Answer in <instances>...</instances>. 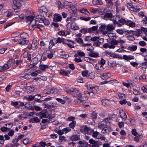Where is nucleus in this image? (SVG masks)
Returning a JSON list of instances; mask_svg holds the SVG:
<instances>
[{
    "mask_svg": "<svg viewBox=\"0 0 147 147\" xmlns=\"http://www.w3.org/2000/svg\"><path fill=\"white\" fill-rule=\"evenodd\" d=\"M92 2L94 5H102L103 4V2L101 0H93Z\"/></svg>",
    "mask_w": 147,
    "mask_h": 147,
    "instance_id": "obj_30",
    "label": "nucleus"
},
{
    "mask_svg": "<svg viewBox=\"0 0 147 147\" xmlns=\"http://www.w3.org/2000/svg\"><path fill=\"white\" fill-rule=\"evenodd\" d=\"M137 31L136 32L135 35L138 36H142V31L147 32V28L141 27L140 29H139L137 30Z\"/></svg>",
    "mask_w": 147,
    "mask_h": 147,
    "instance_id": "obj_5",
    "label": "nucleus"
},
{
    "mask_svg": "<svg viewBox=\"0 0 147 147\" xmlns=\"http://www.w3.org/2000/svg\"><path fill=\"white\" fill-rule=\"evenodd\" d=\"M6 126H7V125H10V127H2L1 128V130L3 132H6L7 130H9L13 126V124L11 123H8V124H6Z\"/></svg>",
    "mask_w": 147,
    "mask_h": 147,
    "instance_id": "obj_18",
    "label": "nucleus"
},
{
    "mask_svg": "<svg viewBox=\"0 0 147 147\" xmlns=\"http://www.w3.org/2000/svg\"><path fill=\"white\" fill-rule=\"evenodd\" d=\"M102 105L105 107H106L110 104V101L108 99H105L103 100L102 101Z\"/></svg>",
    "mask_w": 147,
    "mask_h": 147,
    "instance_id": "obj_24",
    "label": "nucleus"
},
{
    "mask_svg": "<svg viewBox=\"0 0 147 147\" xmlns=\"http://www.w3.org/2000/svg\"><path fill=\"white\" fill-rule=\"evenodd\" d=\"M70 71L67 70V71L64 70H62L60 71V73L61 74L63 75V76H69V73H70Z\"/></svg>",
    "mask_w": 147,
    "mask_h": 147,
    "instance_id": "obj_27",
    "label": "nucleus"
},
{
    "mask_svg": "<svg viewBox=\"0 0 147 147\" xmlns=\"http://www.w3.org/2000/svg\"><path fill=\"white\" fill-rule=\"evenodd\" d=\"M79 91L78 89L74 88L72 89H67L66 90V92L67 94L72 95L74 97L76 96V94H78Z\"/></svg>",
    "mask_w": 147,
    "mask_h": 147,
    "instance_id": "obj_4",
    "label": "nucleus"
},
{
    "mask_svg": "<svg viewBox=\"0 0 147 147\" xmlns=\"http://www.w3.org/2000/svg\"><path fill=\"white\" fill-rule=\"evenodd\" d=\"M98 26H94L92 27L89 28L90 33H91L93 31H96L97 30L98 28Z\"/></svg>",
    "mask_w": 147,
    "mask_h": 147,
    "instance_id": "obj_37",
    "label": "nucleus"
},
{
    "mask_svg": "<svg viewBox=\"0 0 147 147\" xmlns=\"http://www.w3.org/2000/svg\"><path fill=\"white\" fill-rule=\"evenodd\" d=\"M79 139L77 135H73L71 137V139L73 141H76L78 140Z\"/></svg>",
    "mask_w": 147,
    "mask_h": 147,
    "instance_id": "obj_54",
    "label": "nucleus"
},
{
    "mask_svg": "<svg viewBox=\"0 0 147 147\" xmlns=\"http://www.w3.org/2000/svg\"><path fill=\"white\" fill-rule=\"evenodd\" d=\"M87 89L90 90L91 91H94L95 90H96V89L98 88V87L97 86L93 87L91 85H87L86 86Z\"/></svg>",
    "mask_w": 147,
    "mask_h": 147,
    "instance_id": "obj_25",
    "label": "nucleus"
},
{
    "mask_svg": "<svg viewBox=\"0 0 147 147\" xmlns=\"http://www.w3.org/2000/svg\"><path fill=\"white\" fill-rule=\"evenodd\" d=\"M122 58L125 60L129 61V60L134 59V56L131 55H124L123 56Z\"/></svg>",
    "mask_w": 147,
    "mask_h": 147,
    "instance_id": "obj_15",
    "label": "nucleus"
},
{
    "mask_svg": "<svg viewBox=\"0 0 147 147\" xmlns=\"http://www.w3.org/2000/svg\"><path fill=\"white\" fill-rule=\"evenodd\" d=\"M140 10V8L137 6H133L132 9H131V11L136 12L139 11Z\"/></svg>",
    "mask_w": 147,
    "mask_h": 147,
    "instance_id": "obj_40",
    "label": "nucleus"
},
{
    "mask_svg": "<svg viewBox=\"0 0 147 147\" xmlns=\"http://www.w3.org/2000/svg\"><path fill=\"white\" fill-rule=\"evenodd\" d=\"M99 36H95L93 37H91L90 39V40L93 41H97V40H98L99 38Z\"/></svg>",
    "mask_w": 147,
    "mask_h": 147,
    "instance_id": "obj_60",
    "label": "nucleus"
},
{
    "mask_svg": "<svg viewBox=\"0 0 147 147\" xmlns=\"http://www.w3.org/2000/svg\"><path fill=\"white\" fill-rule=\"evenodd\" d=\"M76 18L75 16H71L67 18L66 21H67L73 22L74 21L76 20Z\"/></svg>",
    "mask_w": 147,
    "mask_h": 147,
    "instance_id": "obj_34",
    "label": "nucleus"
},
{
    "mask_svg": "<svg viewBox=\"0 0 147 147\" xmlns=\"http://www.w3.org/2000/svg\"><path fill=\"white\" fill-rule=\"evenodd\" d=\"M111 128L109 127H106L102 128V133L105 134H109L111 131Z\"/></svg>",
    "mask_w": 147,
    "mask_h": 147,
    "instance_id": "obj_12",
    "label": "nucleus"
},
{
    "mask_svg": "<svg viewBox=\"0 0 147 147\" xmlns=\"http://www.w3.org/2000/svg\"><path fill=\"white\" fill-rule=\"evenodd\" d=\"M131 133L132 135L135 136H137L138 134L135 129H132Z\"/></svg>",
    "mask_w": 147,
    "mask_h": 147,
    "instance_id": "obj_61",
    "label": "nucleus"
},
{
    "mask_svg": "<svg viewBox=\"0 0 147 147\" xmlns=\"http://www.w3.org/2000/svg\"><path fill=\"white\" fill-rule=\"evenodd\" d=\"M57 43L56 40L55 39L51 40L49 42V43L50 44H51V45L49 46V47L51 48L54 45Z\"/></svg>",
    "mask_w": 147,
    "mask_h": 147,
    "instance_id": "obj_42",
    "label": "nucleus"
},
{
    "mask_svg": "<svg viewBox=\"0 0 147 147\" xmlns=\"http://www.w3.org/2000/svg\"><path fill=\"white\" fill-rule=\"evenodd\" d=\"M76 124V121H73L71 123L69 124V126L72 129H74Z\"/></svg>",
    "mask_w": 147,
    "mask_h": 147,
    "instance_id": "obj_43",
    "label": "nucleus"
},
{
    "mask_svg": "<svg viewBox=\"0 0 147 147\" xmlns=\"http://www.w3.org/2000/svg\"><path fill=\"white\" fill-rule=\"evenodd\" d=\"M58 102L61 103L62 104H64L65 103V101L64 99H61L60 98H57L56 99Z\"/></svg>",
    "mask_w": 147,
    "mask_h": 147,
    "instance_id": "obj_44",
    "label": "nucleus"
},
{
    "mask_svg": "<svg viewBox=\"0 0 147 147\" xmlns=\"http://www.w3.org/2000/svg\"><path fill=\"white\" fill-rule=\"evenodd\" d=\"M9 68V66L8 64H5L3 66H0V72H3Z\"/></svg>",
    "mask_w": 147,
    "mask_h": 147,
    "instance_id": "obj_19",
    "label": "nucleus"
},
{
    "mask_svg": "<svg viewBox=\"0 0 147 147\" xmlns=\"http://www.w3.org/2000/svg\"><path fill=\"white\" fill-rule=\"evenodd\" d=\"M78 99H84L83 98V97H82V95L81 93L80 92L78 94H76V96H75Z\"/></svg>",
    "mask_w": 147,
    "mask_h": 147,
    "instance_id": "obj_50",
    "label": "nucleus"
},
{
    "mask_svg": "<svg viewBox=\"0 0 147 147\" xmlns=\"http://www.w3.org/2000/svg\"><path fill=\"white\" fill-rule=\"evenodd\" d=\"M100 31L104 34L106 35L107 34L105 33V32L107 31V26L105 24H102L99 27Z\"/></svg>",
    "mask_w": 147,
    "mask_h": 147,
    "instance_id": "obj_13",
    "label": "nucleus"
},
{
    "mask_svg": "<svg viewBox=\"0 0 147 147\" xmlns=\"http://www.w3.org/2000/svg\"><path fill=\"white\" fill-rule=\"evenodd\" d=\"M127 7L131 10V9H132L133 5L132 3H127Z\"/></svg>",
    "mask_w": 147,
    "mask_h": 147,
    "instance_id": "obj_58",
    "label": "nucleus"
},
{
    "mask_svg": "<svg viewBox=\"0 0 147 147\" xmlns=\"http://www.w3.org/2000/svg\"><path fill=\"white\" fill-rule=\"evenodd\" d=\"M13 2L14 5L13 8L15 10L19 9L21 5L20 3L18 0H13Z\"/></svg>",
    "mask_w": 147,
    "mask_h": 147,
    "instance_id": "obj_6",
    "label": "nucleus"
},
{
    "mask_svg": "<svg viewBox=\"0 0 147 147\" xmlns=\"http://www.w3.org/2000/svg\"><path fill=\"white\" fill-rule=\"evenodd\" d=\"M86 99H87V98H86L85 100V99H77L75 100L74 101V102L75 104H78L81 103H82V105L84 106H85V107H87L89 106L88 105H85L84 103L83 102L85 101Z\"/></svg>",
    "mask_w": 147,
    "mask_h": 147,
    "instance_id": "obj_10",
    "label": "nucleus"
},
{
    "mask_svg": "<svg viewBox=\"0 0 147 147\" xmlns=\"http://www.w3.org/2000/svg\"><path fill=\"white\" fill-rule=\"evenodd\" d=\"M100 77L103 80H106L108 78L109 76L107 73H105L101 76Z\"/></svg>",
    "mask_w": 147,
    "mask_h": 147,
    "instance_id": "obj_48",
    "label": "nucleus"
},
{
    "mask_svg": "<svg viewBox=\"0 0 147 147\" xmlns=\"http://www.w3.org/2000/svg\"><path fill=\"white\" fill-rule=\"evenodd\" d=\"M113 17L112 14L111 13H107L104 16V18L110 19L112 18Z\"/></svg>",
    "mask_w": 147,
    "mask_h": 147,
    "instance_id": "obj_36",
    "label": "nucleus"
},
{
    "mask_svg": "<svg viewBox=\"0 0 147 147\" xmlns=\"http://www.w3.org/2000/svg\"><path fill=\"white\" fill-rule=\"evenodd\" d=\"M63 130L64 132L65 131V133H67L70 131L71 130V129L69 127H67L63 129Z\"/></svg>",
    "mask_w": 147,
    "mask_h": 147,
    "instance_id": "obj_62",
    "label": "nucleus"
},
{
    "mask_svg": "<svg viewBox=\"0 0 147 147\" xmlns=\"http://www.w3.org/2000/svg\"><path fill=\"white\" fill-rule=\"evenodd\" d=\"M88 71H84L82 72V75L84 76H87L88 74Z\"/></svg>",
    "mask_w": 147,
    "mask_h": 147,
    "instance_id": "obj_63",
    "label": "nucleus"
},
{
    "mask_svg": "<svg viewBox=\"0 0 147 147\" xmlns=\"http://www.w3.org/2000/svg\"><path fill=\"white\" fill-rule=\"evenodd\" d=\"M119 113L121 117L124 119L125 120L127 118V116L125 111L123 110L119 111Z\"/></svg>",
    "mask_w": 147,
    "mask_h": 147,
    "instance_id": "obj_23",
    "label": "nucleus"
},
{
    "mask_svg": "<svg viewBox=\"0 0 147 147\" xmlns=\"http://www.w3.org/2000/svg\"><path fill=\"white\" fill-rule=\"evenodd\" d=\"M69 41L71 42L72 44L70 43H67V45L71 48H74V45L75 44L74 42V41H71L70 40H69Z\"/></svg>",
    "mask_w": 147,
    "mask_h": 147,
    "instance_id": "obj_46",
    "label": "nucleus"
},
{
    "mask_svg": "<svg viewBox=\"0 0 147 147\" xmlns=\"http://www.w3.org/2000/svg\"><path fill=\"white\" fill-rule=\"evenodd\" d=\"M62 18L61 15L58 14H55L53 17V19L55 21L60 22L61 21Z\"/></svg>",
    "mask_w": 147,
    "mask_h": 147,
    "instance_id": "obj_14",
    "label": "nucleus"
},
{
    "mask_svg": "<svg viewBox=\"0 0 147 147\" xmlns=\"http://www.w3.org/2000/svg\"><path fill=\"white\" fill-rule=\"evenodd\" d=\"M47 113L46 112L42 113L40 117L41 118H48Z\"/></svg>",
    "mask_w": 147,
    "mask_h": 147,
    "instance_id": "obj_55",
    "label": "nucleus"
},
{
    "mask_svg": "<svg viewBox=\"0 0 147 147\" xmlns=\"http://www.w3.org/2000/svg\"><path fill=\"white\" fill-rule=\"evenodd\" d=\"M139 44L142 46H144L146 45V42L144 41H140L139 42Z\"/></svg>",
    "mask_w": 147,
    "mask_h": 147,
    "instance_id": "obj_64",
    "label": "nucleus"
},
{
    "mask_svg": "<svg viewBox=\"0 0 147 147\" xmlns=\"http://www.w3.org/2000/svg\"><path fill=\"white\" fill-rule=\"evenodd\" d=\"M15 63V60L13 59H10L7 62L8 65H13Z\"/></svg>",
    "mask_w": 147,
    "mask_h": 147,
    "instance_id": "obj_38",
    "label": "nucleus"
},
{
    "mask_svg": "<svg viewBox=\"0 0 147 147\" xmlns=\"http://www.w3.org/2000/svg\"><path fill=\"white\" fill-rule=\"evenodd\" d=\"M55 89H47L43 91V92L45 94H50L54 93L55 92Z\"/></svg>",
    "mask_w": 147,
    "mask_h": 147,
    "instance_id": "obj_17",
    "label": "nucleus"
},
{
    "mask_svg": "<svg viewBox=\"0 0 147 147\" xmlns=\"http://www.w3.org/2000/svg\"><path fill=\"white\" fill-rule=\"evenodd\" d=\"M38 21L36 20V17L35 20H33L31 22H30L29 25V27L31 30H33L36 28H37L40 29V30H42V28L43 26L38 24H37Z\"/></svg>",
    "mask_w": 147,
    "mask_h": 147,
    "instance_id": "obj_1",
    "label": "nucleus"
},
{
    "mask_svg": "<svg viewBox=\"0 0 147 147\" xmlns=\"http://www.w3.org/2000/svg\"><path fill=\"white\" fill-rule=\"evenodd\" d=\"M113 3L112 1L110 0L107 2L106 5L108 7H110L113 6Z\"/></svg>",
    "mask_w": 147,
    "mask_h": 147,
    "instance_id": "obj_51",
    "label": "nucleus"
},
{
    "mask_svg": "<svg viewBox=\"0 0 147 147\" xmlns=\"http://www.w3.org/2000/svg\"><path fill=\"white\" fill-rule=\"evenodd\" d=\"M30 47H29V49H32V50H34L37 48V43L36 41L33 42L31 44L29 45Z\"/></svg>",
    "mask_w": 147,
    "mask_h": 147,
    "instance_id": "obj_16",
    "label": "nucleus"
},
{
    "mask_svg": "<svg viewBox=\"0 0 147 147\" xmlns=\"http://www.w3.org/2000/svg\"><path fill=\"white\" fill-rule=\"evenodd\" d=\"M92 136L93 137L96 138L98 139V136L99 135H100V134H99V133L97 131H94L92 132Z\"/></svg>",
    "mask_w": 147,
    "mask_h": 147,
    "instance_id": "obj_39",
    "label": "nucleus"
},
{
    "mask_svg": "<svg viewBox=\"0 0 147 147\" xmlns=\"http://www.w3.org/2000/svg\"><path fill=\"white\" fill-rule=\"evenodd\" d=\"M20 37L22 38L26 39L29 37V36L27 33L24 32L21 34Z\"/></svg>",
    "mask_w": 147,
    "mask_h": 147,
    "instance_id": "obj_32",
    "label": "nucleus"
},
{
    "mask_svg": "<svg viewBox=\"0 0 147 147\" xmlns=\"http://www.w3.org/2000/svg\"><path fill=\"white\" fill-rule=\"evenodd\" d=\"M105 54L108 57H112L113 53L108 51H105Z\"/></svg>",
    "mask_w": 147,
    "mask_h": 147,
    "instance_id": "obj_52",
    "label": "nucleus"
},
{
    "mask_svg": "<svg viewBox=\"0 0 147 147\" xmlns=\"http://www.w3.org/2000/svg\"><path fill=\"white\" fill-rule=\"evenodd\" d=\"M48 52L47 56L49 59L52 58L53 57V54L55 53V51L53 50H48L46 51V52Z\"/></svg>",
    "mask_w": 147,
    "mask_h": 147,
    "instance_id": "obj_20",
    "label": "nucleus"
},
{
    "mask_svg": "<svg viewBox=\"0 0 147 147\" xmlns=\"http://www.w3.org/2000/svg\"><path fill=\"white\" fill-rule=\"evenodd\" d=\"M36 20L40 22H43L45 25H48L49 24V22L48 20L42 16V14L38 15L36 16Z\"/></svg>",
    "mask_w": 147,
    "mask_h": 147,
    "instance_id": "obj_2",
    "label": "nucleus"
},
{
    "mask_svg": "<svg viewBox=\"0 0 147 147\" xmlns=\"http://www.w3.org/2000/svg\"><path fill=\"white\" fill-rule=\"evenodd\" d=\"M40 68L43 70H45L46 69L49 68V66L47 65L41 64L39 66Z\"/></svg>",
    "mask_w": 147,
    "mask_h": 147,
    "instance_id": "obj_31",
    "label": "nucleus"
},
{
    "mask_svg": "<svg viewBox=\"0 0 147 147\" xmlns=\"http://www.w3.org/2000/svg\"><path fill=\"white\" fill-rule=\"evenodd\" d=\"M125 24L131 27H134L135 26V24L132 21L127 20L125 22Z\"/></svg>",
    "mask_w": 147,
    "mask_h": 147,
    "instance_id": "obj_21",
    "label": "nucleus"
},
{
    "mask_svg": "<svg viewBox=\"0 0 147 147\" xmlns=\"http://www.w3.org/2000/svg\"><path fill=\"white\" fill-rule=\"evenodd\" d=\"M55 132L57 133L59 135H62L64 134V131L63 130H55Z\"/></svg>",
    "mask_w": 147,
    "mask_h": 147,
    "instance_id": "obj_47",
    "label": "nucleus"
},
{
    "mask_svg": "<svg viewBox=\"0 0 147 147\" xmlns=\"http://www.w3.org/2000/svg\"><path fill=\"white\" fill-rule=\"evenodd\" d=\"M69 12L75 16V17H76L77 16V13L76 8L73 6L71 7L69 9Z\"/></svg>",
    "mask_w": 147,
    "mask_h": 147,
    "instance_id": "obj_9",
    "label": "nucleus"
},
{
    "mask_svg": "<svg viewBox=\"0 0 147 147\" xmlns=\"http://www.w3.org/2000/svg\"><path fill=\"white\" fill-rule=\"evenodd\" d=\"M89 56L94 57H99V54L97 53L94 52H90L89 53Z\"/></svg>",
    "mask_w": 147,
    "mask_h": 147,
    "instance_id": "obj_28",
    "label": "nucleus"
},
{
    "mask_svg": "<svg viewBox=\"0 0 147 147\" xmlns=\"http://www.w3.org/2000/svg\"><path fill=\"white\" fill-rule=\"evenodd\" d=\"M81 131L84 133L91 135L93 132V130L86 126L83 127L81 129Z\"/></svg>",
    "mask_w": 147,
    "mask_h": 147,
    "instance_id": "obj_3",
    "label": "nucleus"
},
{
    "mask_svg": "<svg viewBox=\"0 0 147 147\" xmlns=\"http://www.w3.org/2000/svg\"><path fill=\"white\" fill-rule=\"evenodd\" d=\"M80 31L82 33L85 34L88 32L90 33L89 28H83Z\"/></svg>",
    "mask_w": 147,
    "mask_h": 147,
    "instance_id": "obj_41",
    "label": "nucleus"
},
{
    "mask_svg": "<svg viewBox=\"0 0 147 147\" xmlns=\"http://www.w3.org/2000/svg\"><path fill=\"white\" fill-rule=\"evenodd\" d=\"M28 40H26V39H20L18 41L19 44L22 45H26L28 44Z\"/></svg>",
    "mask_w": 147,
    "mask_h": 147,
    "instance_id": "obj_11",
    "label": "nucleus"
},
{
    "mask_svg": "<svg viewBox=\"0 0 147 147\" xmlns=\"http://www.w3.org/2000/svg\"><path fill=\"white\" fill-rule=\"evenodd\" d=\"M111 42V44H113L114 45H116L118 44V41L115 40L114 38H112Z\"/></svg>",
    "mask_w": 147,
    "mask_h": 147,
    "instance_id": "obj_45",
    "label": "nucleus"
},
{
    "mask_svg": "<svg viewBox=\"0 0 147 147\" xmlns=\"http://www.w3.org/2000/svg\"><path fill=\"white\" fill-rule=\"evenodd\" d=\"M77 53L78 55L81 57H85V54L83 52L78 51Z\"/></svg>",
    "mask_w": 147,
    "mask_h": 147,
    "instance_id": "obj_56",
    "label": "nucleus"
},
{
    "mask_svg": "<svg viewBox=\"0 0 147 147\" xmlns=\"http://www.w3.org/2000/svg\"><path fill=\"white\" fill-rule=\"evenodd\" d=\"M115 29V27L111 24H109L107 25V31L105 32V33L107 34Z\"/></svg>",
    "mask_w": 147,
    "mask_h": 147,
    "instance_id": "obj_7",
    "label": "nucleus"
},
{
    "mask_svg": "<svg viewBox=\"0 0 147 147\" xmlns=\"http://www.w3.org/2000/svg\"><path fill=\"white\" fill-rule=\"evenodd\" d=\"M26 19L27 20L31 22L33 20H35L34 19V17L32 16H30L27 17Z\"/></svg>",
    "mask_w": 147,
    "mask_h": 147,
    "instance_id": "obj_49",
    "label": "nucleus"
},
{
    "mask_svg": "<svg viewBox=\"0 0 147 147\" xmlns=\"http://www.w3.org/2000/svg\"><path fill=\"white\" fill-rule=\"evenodd\" d=\"M65 138L64 136H60L59 138V140L60 142H63L65 140Z\"/></svg>",
    "mask_w": 147,
    "mask_h": 147,
    "instance_id": "obj_59",
    "label": "nucleus"
},
{
    "mask_svg": "<svg viewBox=\"0 0 147 147\" xmlns=\"http://www.w3.org/2000/svg\"><path fill=\"white\" fill-rule=\"evenodd\" d=\"M120 16L118 15L114 16L113 17V21L115 24H117L120 20Z\"/></svg>",
    "mask_w": 147,
    "mask_h": 147,
    "instance_id": "obj_22",
    "label": "nucleus"
},
{
    "mask_svg": "<svg viewBox=\"0 0 147 147\" xmlns=\"http://www.w3.org/2000/svg\"><path fill=\"white\" fill-rule=\"evenodd\" d=\"M125 42L126 41L125 40L122 39H120L119 40H118V44L120 43L122 48H123V47L122 46L125 43Z\"/></svg>",
    "mask_w": 147,
    "mask_h": 147,
    "instance_id": "obj_53",
    "label": "nucleus"
},
{
    "mask_svg": "<svg viewBox=\"0 0 147 147\" xmlns=\"http://www.w3.org/2000/svg\"><path fill=\"white\" fill-rule=\"evenodd\" d=\"M127 49L128 50L130 51H135L137 49V46L136 45H132L129 46Z\"/></svg>",
    "mask_w": 147,
    "mask_h": 147,
    "instance_id": "obj_29",
    "label": "nucleus"
},
{
    "mask_svg": "<svg viewBox=\"0 0 147 147\" xmlns=\"http://www.w3.org/2000/svg\"><path fill=\"white\" fill-rule=\"evenodd\" d=\"M38 96L39 95H36L34 96H33L32 95H30L27 98V99L30 101H31L34 98L36 100H39V98H37V96Z\"/></svg>",
    "mask_w": 147,
    "mask_h": 147,
    "instance_id": "obj_26",
    "label": "nucleus"
},
{
    "mask_svg": "<svg viewBox=\"0 0 147 147\" xmlns=\"http://www.w3.org/2000/svg\"><path fill=\"white\" fill-rule=\"evenodd\" d=\"M108 118H107L101 122L98 125V127L100 129H102L103 127H105L107 124V121H108Z\"/></svg>",
    "mask_w": 147,
    "mask_h": 147,
    "instance_id": "obj_8",
    "label": "nucleus"
},
{
    "mask_svg": "<svg viewBox=\"0 0 147 147\" xmlns=\"http://www.w3.org/2000/svg\"><path fill=\"white\" fill-rule=\"evenodd\" d=\"M63 5L65 6L72 7L73 6V4L67 1H64L63 2Z\"/></svg>",
    "mask_w": 147,
    "mask_h": 147,
    "instance_id": "obj_35",
    "label": "nucleus"
},
{
    "mask_svg": "<svg viewBox=\"0 0 147 147\" xmlns=\"http://www.w3.org/2000/svg\"><path fill=\"white\" fill-rule=\"evenodd\" d=\"M30 121L32 123H34V122H40V120L38 117H36L30 119Z\"/></svg>",
    "mask_w": 147,
    "mask_h": 147,
    "instance_id": "obj_33",
    "label": "nucleus"
},
{
    "mask_svg": "<svg viewBox=\"0 0 147 147\" xmlns=\"http://www.w3.org/2000/svg\"><path fill=\"white\" fill-rule=\"evenodd\" d=\"M75 40L79 43H82L83 42V40L80 38H76Z\"/></svg>",
    "mask_w": 147,
    "mask_h": 147,
    "instance_id": "obj_57",
    "label": "nucleus"
}]
</instances>
